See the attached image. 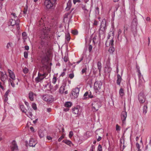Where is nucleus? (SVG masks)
I'll use <instances>...</instances> for the list:
<instances>
[{
	"label": "nucleus",
	"mask_w": 151,
	"mask_h": 151,
	"mask_svg": "<svg viewBox=\"0 0 151 151\" xmlns=\"http://www.w3.org/2000/svg\"><path fill=\"white\" fill-rule=\"evenodd\" d=\"M106 29V22L105 19H103L101 22L100 30L99 31V37H105V32Z\"/></svg>",
	"instance_id": "obj_1"
},
{
	"label": "nucleus",
	"mask_w": 151,
	"mask_h": 151,
	"mask_svg": "<svg viewBox=\"0 0 151 151\" xmlns=\"http://www.w3.org/2000/svg\"><path fill=\"white\" fill-rule=\"evenodd\" d=\"M94 88L95 90H96V93H97V91L99 92L103 91L102 88V83L100 81H96L95 82Z\"/></svg>",
	"instance_id": "obj_2"
},
{
	"label": "nucleus",
	"mask_w": 151,
	"mask_h": 151,
	"mask_svg": "<svg viewBox=\"0 0 151 151\" xmlns=\"http://www.w3.org/2000/svg\"><path fill=\"white\" fill-rule=\"evenodd\" d=\"M55 2L50 0H45L44 5L47 9H52L54 7Z\"/></svg>",
	"instance_id": "obj_3"
},
{
	"label": "nucleus",
	"mask_w": 151,
	"mask_h": 151,
	"mask_svg": "<svg viewBox=\"0 0 151 151\" xmlns=\"http://www.w3.org/2000/svg\"><path fill=\"white\" fill-rule=\"evenodd\" d=\"M47 75V73H46L41 74L39 72L38 74V76L35 79V81L36 83H38L39 82H41L42 80Z\"/></svg>",
	"instance_id": "obj_4"
},
{
	"label": "nucleus",
	"mask_w": 151,
	"mask_h": 151,
	"mask_svg": "<svg viewBox=\"0 0 151 151\" xmlns=\"http://www.w3.org/2000/svg\"><path fill=\"white\" fill-rule=\"evenodd\" d=\"M79 89L78 88H76L73 89L71 92L70 96L72 99L77 98L78 95Z\"/></svg>",
	"instance_id": "obj_5"
},
{
	"label": "nucleus",
	"mask_w": 151,
	"mask_h": 151,
	"mask_svg": "<svg viewBox=\"0 0 151 151\" xmlns=\"http://www.w3.org/2000/svg\"><path fill=\"white\" fill-rule=\"evenodd\" d=\"M49 31L47 27L46 28V27H44L40 31L41 37L42 38H45L47 35L48 32Z\"/></svg>",
	"instance_id": "obj_6"
},
{
	"label": "nucleus",
	"mask_w": 151,
	"mask_h": 151,
	"mask_svg": "<svg viewBox=\"0 0 151 151\" xmlns=\"http://www.w3.org/2000/svg\"><path fill=\"white\" fill-rule=\"evenodd\" d=\"M92 109L94 111H97L101 106V103L99 102H94L92 104Z\"/></svg>",
	"instance_id": "obj_7"
},
{
	"label": "nucleus",
	"mask_w": 151,
	"mask_h": 151,
	"mask_svg": "<svg viewBox=\"0 0 151 151\" xmlns=\"http://www.w3.org/2000/svg\"><path fill=\"white\" fill-rule=\"evenodd\" d=\"M7 78V75L5 72L4 73L2 71H0V80L1 81L4 83Z\"/></svg>",
	"instance_id": "obj_8"
},
{
	"label": "nucleus",
	"mask_w": 151,
	"mask_h": 151,
	"mask_svg": "<svg viewBox=\"0 0 151 151\" xmlns=\"http://www.w3.org/2000/svg\"><path fill=\"white\" fill-rule=\"evenodd\" d=\"M127 117V113L125 111V108H124V111H122L121 114V118L122 121V123H125V121L126 120Z\"/></svg>",
	"instance_id": "obj_9"
},
{
	"label": "nucleus",
	"mask_w": 151,
	"mask_h": 151,
	"mask_svg": "<svg viewBox=\"0 0 151 151\" xmlns=\"http://www.w3.org/2000/svg\"><path fill=\"white\" fill-rule=\"evenodd\" d=\"M138 99L140 103H143L145 100V98L143 93H140L138 96Z\"/></svg>",
	"instance_id": "obj_10"
},
{
	"label": "nucleus",
	"mask_w": 151,
	"mask_h": 151,
	"mask_svg": "<svg viewBox=\"0 0 151 151\" xmlns=\"http://www.w3.org/2000/svg\"><path fill=\"white\" fill-rule=\"evenodd\" d=\"M11 151H14L17 150L18 149V146L15 140H13L11 146Z\"/></svg>",
	"instance_id": "obj_11"
},
{
	"label": "nucleus",
	"mask_w": 151,
	"mask_h": 151,
	"mask_svg": "<svg viewBox=\"0 0 151 151\" xmlns=\"http://www.w3.org/2000/svg\"><path fill=\"white\" fill-rule=\"evenodd\" d=\"M137 24V23L136 19H134L132 22L131 25V29L132 31H134L136 29Z\"/></svg>",
	"instance_id": "obj_12"
},
{
	"label": "nucleus",
	"mask_w": 151,
	"mask_h": 151,
	"mask_svg": "<svg viewBox=\"0 0 151 151\" xmlns=\"http://www.w3.org/2000/svg\"><path fill=\"white\" fill-rule=\"evenodd\" d=\"M42 99L46 101H50L52 99V96L50 95H45L42 97Z\"/></svg>",
	"instance_id": "obj_13"
},
{
	"label": "nucleus",
	"mask_w": 151,
	"mask_h": 151,
	"mask_svg": "<svg viewBox=\"0 0 151 151\" xmlns=\"http://www.w3.org/2000/svg\"><path fill=\"white\" fill-rule=\"evenodd\" d=\"M73 113L76 114H80L81 112V110L80 107H74L73 109Z\"/></svg>",
	"instance_id": "obj_14"
},
{
	"label": "nucleus",
	"mask_w": 151,
	"mask_h": 151,
	"mask_svg": "<svg viewBox=\"0 0 151 151\" xmlns=\"http://www.w3.org/2000/svg\"><path fill=\"white\" fill-rule=\"evenodd\" d=\"M8 72L9 74V76L11 78L10 79L13 80H15V76L14 73L11 70L9 69L8 70Z\"/></svg>",
	"instance_id": "obj_15"
},
{
	"label": "nucleus",
	"mask_w": 151,
	"mask_h": 151,
	"mask_svg": "<svg viewBox=\"0 0 151 151\" xmlns=\"http://www.w3.org/2000/svg\"><path fill=\"white\" fill-rule=\"evenodd\" d=\"M113 39H112L111 40H107L105 43V45L106 46L108 47L111 46H113L114 44V40H113Z\"/></svg>",
	"instance_id": "obj_16"
},
{
	"label": "nucleus",
	"mask_w": 151,
	"mask_h": 151,
	"mask_svg": "<svg viewBox=\"0 0 151 151\" xmlns=\"http://www.w3.org/2000/svg\"><path fill=\"white\" fill-rule=\"evenodd\" d=\"M36 142L33 139H31L29 141V145L30 146L34 147L36 144Z\"/></svg>",
	"instance_id": "obj_17"
},
{
	"label": "nucleus",
	"mask_w": 151,
	"mask_h": 151,
	"mask_svg": "<svg viewBox=\"0 0 151 151\" xmlns=\"http://www.w3.org/2000/svg\"><path fill=\"white\" fill-rule=\"evenodd\" d=\"M36 95L32 92L30 91L29 93V98L31 101L34 100V96Z\"/></svg>",
	"instance_id": "obj_18"
},
{
	"label": "nucleus",
	"mask_w": 151,
	"mask_h": 151,
	"mask_svg": "<svg viewBox=\"0 0 151 151\" xmlns=\"http://www.w3.org/2000/svg\"><path fill=\"white\" fill-rule=\"evenodd\" d=\"M114 31H110L108 34V36L107 37V39L108 40L109 38L110 37H111L112 38V39H113V38H114Z\"/></svg>",
	"instance_id": "obj_19"
},
{
	"label": "nucleus",
	"mask_w": 151,
	"mask_h": 151,
	"mask_svg": "<svg viewBox=\"0 0 151 151\" xmlns=\"http://www.w3.org/2000/svg\"><path fill=\"white\" fill-rule=\"evenodd\" d=\"M9 22L12 26H14L15 24H16L17 26H18L19 23H17L16 21L13 19H10Z\"/></svg>",
	"instance_id": "obj_20"
},
{
	"label": "nucleus",
	"mask_w": 151,
	"mask_h": 151,
	"mask_svg": "<svg viewBox=\"0 0 151 151\" xmlns=\"http://www.w3.org/2000/svg\"><path fill=\"white\" fill-rule=\"evenodd\" d=\"M66 85V84L63 85L60 87L59 90V92L60 93L62 94L64 93Z\"/></svg>",
	"instance_id": "obj_21"
},
{
	"label": "nucleus",
	"mask_w": 151,
	"mask_h": 151,
	"mask_svg": "<svg viewBox=\"0 0 151 151\" xmlns=\"http://www.w3.org/2000/svg\"><path fill=\"white\" fill-rule=\"evenodd\" d=\"M122 80L121 76L119 74L117 75V80L116 83L118 85H120Z\"/></svg>",
	"instance_id": "obj_22"
},
{
	"label": "nucleus",
	"mask_w": 151,
	"mask_h": 151,
	"mask_svg": "<svg viewBox=\"0 0 151 151\" xmlns=\"http://www.w3.org/2000/svg\"><path fill=\"white\" fill-rule=\"evenodd\" d=\"M10 90L9 89L6 92L5 94H4V97H5V99H4V101L5 102H6L8 100V98L7 97V96L10 92Z\"/></svg>",
	"instance_id": "obj_23"
},
{
	"label": "nucleus",
	"mask_w": 151,
	"mask_h": 151,
	"mask_svg": "<svg viewBox=\"0 0 151 151\" xmlns=\"http://www.w3.org/2000/svg\"><path fill=\"white\" fill-rule=\"evenodd\" d=\"M63 142L66 144L71 146V145H72L73 146V144H72V142L68 140H63Z\"/></svg>",
	"instance_id": "obj_24"
},
{
	"label": "nucleus",
	"mask_w": 151,
	"mask_h": 151,
	"mask_svg": "<svg viewBox=\"0 0 151 151\" xmlns=\"http://www.w3.org/2000/svg\"><path fill=\"white\" fill-rule=\"evenodd\" d=\"M97 66L99 72L100 73L102 68L101 64L100 61H98V62Z\"/></svg>",
	"instance_id": "obj_25"
},
{
	"label": "nucleus",
	"mask_w": 151,
	"mask_h": 151,
	"mask_svg": "<svg viewBox=\"0 0 151 151\" xmlns=\"http://www.w3.org/2000/svg\"><path fill=\"white\" fill-rule=\"evenodd\" d=\"M38 134L40 138H42L44 136V134L43 131L41 129L39 131Z\"/></svg>",
	"instance_id": "obj_26"
},
{
	"label": "nucleus",
	"mask_w": 151,
	"mask_h": 151,
	"mask_svg": "<svg viewBox=\"0 0 151 151\" xmlns=\"http://www.w3.org/2000/svg\"><path fill=\"white\" fill-rule=\"evenodd\" d=\"M41 51L42 52V54L44 55H47V51L44 47H42Z\"/></svg>",
	"instance_id": "obj_27"
},
{
	"label": "nucleus",
	"mask_w": 151,
	"mask_h": 151,
	"mask_svg": "<svg viewBox=\"0 0 151 151\" xmlns=\"http://www.w3.org/2000/svg\"><path fill=\"white\" fill-rule=\"evenodd\" d=\"M139 85H142L145 82V81L143 78V77H142V78L139 79Z\"/></svg>",
	"instance_id": "obj_28"
},
{
	"label": "nucleus",
	"mask_w": 151,
	"mask_h": 151,
	"mask_svg": "<svg viewBox=\"0 0 151 151\" xmlns=\"http://www.w3.org/2000/svg\"><path fill=\"white\" fill-rule=\"evenodd\" d=\"M71 6V1L69 0L68 2L67 3V6L66 9L67 10L70 9Z\"/></svg>",
	"instance_id": "obj_29"
},
{
	"label": "nucleus",
	"mask_w": 151,
	"mask_h": 151,
	"mask_svg": "<svg viewBox=\"0 0 151 151\" xmlns=\"http://www.w3.org/2000/svg\"><path fill=\"white\" fill-rule=\"evenodd\" d=\"M98 39L96 36H95L93 39V42L94 44L98 42Z\"/></svg>",
	"instance_id": "obj_30"
},
{
	"label": "nucleus",
	"mask_w": 151,
	"mask_h": 151,
	"mask_svg": "<svg viewBox=\"0 0 151 151\" xmlns=\"http://www.w3.org/2000/svg\"><path fill=\"white\" fill-rule=\"evenodd\" d=\"M119 93L121 97H122L124 95V90L122 88H120L119 91Z\"/></svg>",
	"instance_id": "obj_31"
},
{
	"label": "nucleus",
	"mask_w": 151,
	"mask_h": 151,
	"mask_svg": "<svg viewBox=\"0 0 151 151\" xmlns=\"http://www.w3.org/2000/svg\"><path fill=\"white\" fill-rule=\"evenodd\" d=\"M147 105H145L143 107V113L145 114L147 113Z\"/></svg>",
	"instance_id": "obj_32"
},
{
	"label": "nucleus",
	"mask_w": 151,
	"mask_h": 151,
	"mask_svg": "<svg viewBox=\"0 0 151 151\" xmlns=\"http://www.w3.org/2000/svg\"><path fill=\"white\" fill-rule=\"evenodd\" d=\"M72 105V103L70 102H67L65 104V106L67 107H70Z\"/></svg>",
	"instance_id": "obj_33"
},
{
	"label": "nucleus",
	"mask_w": 151,
	"mask_h": 151,
	"mask_svg": "<svg viewBox=\"0 0 151 151\" xmlns=\"http://www.w3.org/2000/svg\"><path fill=\"white\" fill-rule=\"evenodd\" d=\"M20 108L21 109V110L22 111V112L25 113L26 112V111H25V110H26V111H27V110H26L25 109V108L24 105H21L20 106Z\"/></svg>",
	"instance_id": "obj_34"
},
{
	"label": "nucleus",
	"mask_w": 151,
	"mask_h": 151,
	"mask_svg": "<svg viewBox=\"0 0 151 151\" xmlns=\"http://www.w3.org/2000/svg\"><path fill=\"white\" fill-rule=\"evenodd\" d=\"M82 8L84 10V12L85 13H86V14H88V10L86 9L85 6H83L82 7Z\"/></svg>",
	"instance_id": "obj_35"
},
{
	"label": "nucleus",
	"mask_w": 151,
	"mask_h": 151,
	"mask_svg": "<svg viewBox=\"0 0 151 151\" xmlns=\"http://www.w3.org/2000/svg\"><path fill=\"white\" fill-rule=\"evenodd\" d=\"M25 113L26 114L29 118H31V117H32V114L31 112H27V111H26V112H25Z\"/></svg>",
	"instance_id": "obj_36"
},
{
	"label": "nucleus",
	"mask_w": 151,
	"mask_h": 151,
	"mask_svg": "<svg viewBox=\"0 0 151 151\" xmlns=\"http://www.w3.org/2000/svg\"><path fill=\"white\" fill-rule=\"evenodd\" d=\"M15 80H12L10 79H9V81L10 82V84L11 86L13 87H15V84L14 83V81Z\"/></svg>",
	"instance_id": "obj_37"
},
{
	"label": "nucleus",
	"mask_w": 151,
	"mask_h": 151,
	"mask_svg": "<svg viewBox=\"0 0 151 151\" xmlns=\"http://www.w3.org/2000/svg\"><path fill=\"white\" fill-rule=\"evenodd\" d=\"M22 34L23 37V39L24 40L26 39L27 37L26 33L25 32H24L22 33Z\"/></svg>",
	"instance_id": "obj_38"
},
{
	"label": "nucleus",
	"mask_w": 151,
	"mask_h": 151,
	"mask_svg": "<svg viewBox=\"0 0 151 151\" xmlns=\"http://www.w3.org/2000/svg\"><path fill=\"white\" fill-rule=\"evenodd\" d=\"M65 37V39H66L68 41H69L70 39V34L69 33L66 34Z\"/></svg>",
	"instance_id": "obj_39"
},
{
	"label": "nucleus",
	"mask_w": 151,
	"mask_h": 151,
	"mask_svg": "<svg viewBox=\"0 0 151 151\" xmlns=\"http://www.w3.org/2000/svg\"><path fill=\"white\" fill-rule=\"evenodd\" d=\"M87 70V68L86 67L83 68L82 70L81 74H84V73L86 74V73Z\"/></svg>",
	"instance_id": "obj_40"
},
{
	"label": "nucleus",
	"mask_w": 151,
	"mask_h": 151,
	"mask_svg": "<svg viewBox=\"0 0 151 151\" xmlns=\"http://www.w3.org/2000/svg\"><path fill=\"white\" fill-rule=\"evenodd\" d=\"M71 33L74 35H77L78 34V31L76 29L72 30L71 31Z\"/></svg>",
	"instance_id": "obj_41"
},
{
	"label": "nucleus",
	"mask_w": 151,
	"mask_h": 151,
	"mask_svg": "<svg viewBox=\"0 0 151 151\" xmlns=\"http://www.w3.org/2000/svg\"><path fill=\"white\" fill-rule=\"evenodd\" d=\"M124 140L123 139H121L120 140V146L121 147V146H122V145L123 142V147H124L123 149H124Z\"/></svg>",
	"instance_id": "obj_42"
},
{
	"label": "nucleus",
	"mask_w": 151,
	"mask_h": 151,
	"mask_svg": "<svg viewBox=\"0 0 151 151\" xmlns=\"http://www.w3.org/2000/svg\"><path fill=\"white\" fill-rule=\"evenodd\" d=\"M27 8V6H26L24 8V10L23 11V13L25 14H27V12L28 9Z\"/></svg>",
	"instance_id": "obj_43"
},
{
	"label": "nucleus",
	"mask_w": 151,
	"mask_h": 151,
	"mask_svg": "<svg viewBox=\"0 0 151 151\" xmlns=\"http://www.w3.org/2000/svg\"><path fill=\"white\" fill-rule=\"evenodd\" d=\"M32 107L34 110H36L37 109L36 104L35 103H33L32 104Z\"/></svg>",
	"instance_id": "obj_44"
},
{
	"label": "nucleus",
	"mask_w": 151,
	"mask_h": 151,
	"mask_svg": "<svg viewBox=\"0 0 151 151\" xmlns=\"http://www.w3.org/2000/svg\"><path fill=\"white\" fill-rule=\"evenodd\" d=\"M81 1V0H73V3L74 4H75L76 3H80Z\"/></svg>",
	"instance_id": "obj_45"
},
{
	"label": "nucleus",
	"mask_w": 151,
	"mask_h": 151,
	"mask_svg": "<svg viewBox=\"0 0 151 151\" xmlns=\"http://www.w3.org/2000/svg\"><path fill=\"white\" fill-rule=\"evenodd\" d=\"M122 33V31L121 29H119L118 30V33L117 38L118 39L119 38V36L121 35Z\"/></svg>",
	"instance_id": "obj_46"
},
{
	"label": "nucleus",
	"mask_w": 151,
	"mask_h": 151,
	"mask_svg": "<svg viewBox=\"0 0 151 151\" xmlns=\"http://www.w3.org/2000/svg\"><path fill=\"white\" fill-rule=\"evenodd\" d=\"M23 72L25 73H27L28 72V70L27 68H25L23 69Z\"/></svg>",
	"instance_id": "obj_47"
},
{
	"label": "nucleus",
	"mask_w": 151,
	"mask_h": 151,
	"mask_svg": "<svg viewBox=\"0 0 151 151\" xmlns=\"http://www.w3.org/2000/svg\"><path fill=\"white\" fill-rule=\"evenodd\" d=\"M57 81V78L56 77H54L52 80V83L55 84L56 83Z\"/></svg>",
	"instance_id": "obj_48"
},
{
	"label": "nucleus",
	"mask_w": 151,
	"mask_h": 151,
	"mask_svg": "<svg viewBox=\"0 0 151 151\" xmlns=\"http://www.w3.org/2000/svg\"><path fill=\"white\" fill-rule=\"evenodd\" d=\"M136 146L138 149V151H140L141 150L140 148V145H139V144L138 143H136Z\"/></svg>",
	"instance_id": "obj_49"
},
{
	"label": "nucleus",
	"mask_w": 151,
	"mask_h": 151,
	"mask_svg": "<svg viewBox=\"0 0 151 151\" xmlns=\"http://www.w3.org/2000/svg\"><path fill=\"white\" fill-rule=\"evenodd\" d=\"M89 92L88 91L86 92L84 95V96L85 97V98L87 99L88 98L87 96H88Z\"/></svg>",
	"instance_id": "obj_50"
},
{
	"label": "nucleus",
	"mask_w": 151,
	"mask_h": 151,
	"mask_svg": "<svg viewBox=\"0 0 151 151\" xmlns=\"http://www.w3.org/2000/svg\"><path fill=\"white\" fill-rule=\"evenodd\" d=\"M12 43L9 42L6 45V48L7 49H9L11 47V45H12Z\"/></svg>",
	"instance_id": "obj_51"
},
{
	"label": "nucleus",
	"mask_w": 151,
	"mask_h": 151,
	"mask_svg": "<svg viewBox=\"0 0 151 151\" xmlns=\"http://www.w3.org/2000/svg\"><path fill=\"white\" fill-rule=\"evenodd\" d=\"M114 48L111 47H110V48L109 49V51L110 52H113L114 51Z\"/></svg>",
	"instance_id": "obj_52"
},
{
	"label": "nucleus",
	"mask_w": 151,
	"mask_h": 151,
	"mask_svg": "<svg viewBox=\"0 0 151 151\" xmlns=\"http://www.w3.org/2000/svg\"><path fill=\"white\" fill-rule=\"evenodd\" d=\"M120 127L117 124L116 125V130L117 131H119L120 130Z\"/></svg>",
	"instance_id": "obj_53"
},
{
	"label": "nucleus",
	"mask_w": 151,
	"mask_h": 151,
	"mask_svg": "<svg viewBox=\"0 0 151 151\" xmlns=\"http://www.w3.org/2000/svg\"><path fill=\"white\" fill-rule=\"evenodd\" d=\"M74 77V75L73 73H72L71 74H70L69 75V78L72 79Z\"/></svg>",
	"instance_id": "obj_54"
},
{
	"label": "nucleus",
	"mask_w": 151,
	"mask_h": 151,
	"mask_svg": "<svg viewBox=\"0 0 151 151\" xmlns=\"http://www.w3.org/2000/svg\"><path fill=\"white\" fill-rule=\"evenodd\" d=\"M24 56L25 58H27L28 57V52H27L25 51L24 52Z\"/></svg>",
	"instance_id": "obj_55"
},
{
	"label": "nucleus",
	"mask_w": 151,
	"mask_h": 151,
	"mask_svg": "<svg viewBox=\"0 0 151 151\" xmlns=\"http://www.w3.org/2000/svg\"><path fill=\"white\" fill-rule=\"evenodd\" d=\"M93 97V96L92 95V94L91 92H90L89 93L88 98H92Z\"/></svg>",
	"instance_id": "obj_56"
},
{
	"label": "nucleus",
	"mask_w": 151,
	"mask_h": 151,
	"mask_svg": "<svg viewBox=\"0 0 151 151\" xmlns=\"http://www.w3.org/2000/svg\"><path fill=\"white\" fill-rule=\"evenodd\" d=\"M102 147L101 146V145L99 144V145L98 147V150H99V151H102Z\"/></svg>",
	"instance_id": "obj_57"
},
{
	"label": "nucleus",
	"mask_w": 151,
	"mask_h": 151,
	"mask_svg": "<svg viewBox=\"0 0 151 151\" xmlns=\"http://www.w3.org/2000/svg\"><path fill=\"white\" fill-rule=\"evenodd\" d=\"M73 135V132L72 131L69 132V137L70 138H71Z\"/></svg>",
	"instance_id": "obj_58"
},
{
	"label": "nucleus",
	"mask_w": 151,
	"mask_h": 151,
	"mask_svg": "<svg viewBox=\"0 0 151 151\" xmlns=\"http://www.w3.org/2000/svg\"><path fill=\"white\" fill-rule=\"evenodd\" d=\"M64 61L66 62L68 61V57L66 56H65L63 58Z\"/></svg>",
	"instance_id": "obj_59"
},
{
	"label": "nucleus",
	"mask_w": 151,
	"mask_h": 151,
	"mask_svg": "<svg viewBox=\"0 0 151 151\" xmlns=\"http://www.w3.org/2000/svg\"><path fill=\"white\" fill-rule=\"evenodd\" d=\"M92 46L91 45H89L88 47V50L89 52H91L92 50Z\"/></svg>",
	"instance_id": "obj_60"
},
{
	"label": "nucleus",
	"mask_w": 151,
	"mask_h": 151,
	"mask_svg": "<svg viewBox=\"0 0 151 151\" xmlns=\"http://www.w3.org/2000/svg\"><path fill=\"white\" fill-rule=\"evenodd\" d=\"M138 76L139 79H141V78H142V77H143L142 76V75L141 72L138 73Z\"/></svg>",
	"instance_id": "obj_61"
},
{
	"label": "nucleus",
	"mask_w": 151,
	"mask_h": 151,
	"mask_svg": "<svg viewBox=\"0 0 151 151\" xmlns=\"http://www.w3.org/2000/svg\"><path fill=\"white\" fill-rule=\"evenodd\" d=\"M64 138V136L62 135L58 139V141L59 142H60L63 138Z\"/></svg>",
	"instance_id": "obj_62"
},
{
	"label": "nucleus",
	"mask_w": 151,
	"mask_h": 151,
	"mask_svg": "<svg viewBox=\"0 0 151 151\" xmlns=\"http://www.w3.org/2000/svg\"><path fill=\"white\" fill-rule=\"evenodd\" d=\"M95 147L93 145H92L89 151H93V149H94Z\"/></svg>",
	"instance_id": "obj_63"
},
{
	"label": "nucleus",
	"mask_w": 151,
	"mask_h": 151,
	"mask_svg": "<svg viewBox=\"0 0 151 151\" xmlns=\"http://www.w3.org/2000/svg\"><path fill=\"white\" fill-rule=\"evenodd\" d=\"M83 59V57H82L80 59V60L76 62V63L78 64L80 63Z\"/></svg>",
	"instance_id": "obj_64"
}]
</instances>
